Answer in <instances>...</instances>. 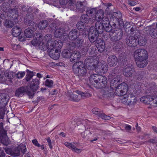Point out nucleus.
Instances as JSON below:
<instances>
[{
    "instance_id": "3",
    "label": "nucleus",
    "mask_w": 157,
    "mask_h": 157,
    "mask_svg": "<svg viewBox=\"0 0 157 157\" xmlns=\"http://www.w3.org/2000/svg\"><path fill=\"white\" fill-rule=\"evenodd\" d=\"M62 42L59 40H56L52 42L48 46V49L50 51L49 55L52 59L56 60L59 57L60 49L63 46Z\"/></svg>"
},
{
    "instance_id": "8",
    "label": "nucleus",
    "mask_w": 157,
    "mask_h": 157,
    "mask_svg": "<svg viewBox=\"0 0 157 157\" xmlns=\"http://www.w3.org/2000/svg\"><path fill=\"white\" fill-rule=\"evenodd\" d=\"M79 95L74 94L72 92L68 93L67 94V96L70 98V99L75 101H79L82 97V98L89 97L91 96V95L88 93L79 91L78 93Z\"/></svg>"
},
{
    "instance_id": "10",
    "label": "nucleus",
    "mask_w": 157,
    "mask_h": 157,
    "mask_svg": "<svg viewBox=\"0 0 157 157\" xmlns=\"http://www.w3.org/2000/svg\"><path fill=\"white\" fill-rule=\"evenodd\" d=\"M95 57L89 56L85 60L84 64L88 67V69L93 70L97 67L96 64L98 60L96 59Z\"/></svg>"
},
{
    "instance_id": "11",
    "label": "nucleus",
    "mask_w": 157,
    "mask_h": 157,
    "mask_svg": "<svg viewBox=\"0 0 157 157\" xmlns=\"http://www.w3.org/2000/svg\"><path fill=\"white\" fill-rule=\"evenodd\" d=\"M28 87L22 86L18 88L15 91V95L17 97H20L23 96L25 93L28 95L29 98H32L33 94L28 89Z\"/></svg>"
},
{
    "instance_id": "58",
    "label": "nucleus",
    "mask_w": 157,
    "mask_h": 157,
    "mask_svg": "<svg viewBox=\"0 0 157 157\" xmlns=\"http://www.w3.org/2000/svg\"><path fill=\"white\" fill-rule=\"evenodd\" d=\"M69 47L71 50H73L75 47H76L75 46V42H71L69 44Z\"/></svg>"
},
{
    "instance_id": "38",
    "label": "nucleus",
    "mask_w": 157,
    "mask_h": 157,
    "mask_svg": "<svg viewBox=\"0 0 157 157\" xmlns=\"http://www.w3.org/2000/svg\"><path fill=\"white\" fill-rule=\"evenodd\" d=\"M25 36L28 38L31 37L33 35V31L29 29H26L24 31Z\"/></svg>"
},
{
    "instance_id": "54",
    "label": "nucleus",
    "mask_w": 157,
    "mask_h": 157,
    "mask_svg": "<svg viewBox=\"0 0 157 157\" xmlns=\"http://www.w3.org/2000/svg\"><path fill=\"white\" fill-rule=\"evenodd\" d=\"M89 39L90 42L93 43L95 42L96 43V41L98 39L96 38V37H93L91 36V34H89Z\"/></svg>"
},
{
    "instance_id": "6",
    "label": "nucleus",
    "mask_w": 157,
    "mask_h": 157,
    "mask_svg": "<svg viewBox=\"0 0 157 157\" xmlns=\"http://www.w3.org/2000/svg\"><path fill=\"white\" fill-rule=\"evenodd\" d=\"M8 95L5 93L0 94V119H3L4 114L5 106L7 104Z\"/></svg>"
},
{
    "instance_id": "18",
    "label": "nucleus",
    "mask_w": 157,
    "mask_h": 157,
    "mask_svg": "<svg viewBox=\"0 0 157 157\" xmlns=\"http://www.w3.org/2000/svg\"><path fill=\"white\" fill-rule=\"evenodd\" d=\"M97 67L94 69L96 71H98L99 69V71L101 73H105L108 70V66L104 62L97 63Z\"/></svg>"
},
{
    "instance_id": "32",
    "label": "nucleus",
    "mask_w": 157,
    "mask_h": 157,
    "mask_svg": "<svg viewBox=\"0 0 157 157\" xmlns=\"http://www.w3.org/2000/svg\"><path fill=\"white\" fill-rule=\"evenodd\" d=\"M0 141L2 144L5 145H7L9 144L8 138L7 134L0 136Z\"/></svg>"
},
{
    "instance_id": "29",
    "label": "nucleus",
    "mask_w": 157,
    "mask_h": 157,
    "mask_svg": "<svg viewBox=\"0 0 157 157\" xmlns=\"http://www.w3.org/2000/svg\"><path fill=\"white\" fill-rule=\"evenodd\" d=\"M88 127H87L86 129H85V131L81 133L82 137L83 139H86L88 140H89L90 138L91 137L92 135L91 132L90 130H88Z\"/></svg>"
},
{
    "instance_id": "9",
    "label": "nucleus",
    "mask_w": 157,
    "mask_h": 157,
    "mask_svg": "<svg viewBox=\"0 0 157 157\" xmlns=\"http://www.w3.org/2000/svg\"><path fill=\"white\" fill-rule=\"evenodd\" d=\"M110 32V38L112 41H116L120 40L122 37L123 33L120 29H112Z\"/></svg>"
},
{
    "instance_id": "50",
    "label": "nucleus",
    "mask_w": 157,
    "mask_h": 157,
    "mask_svg": "<svg viewBox=\"0 0 157 157\" xmlns=\"http://www.w3.org/2000/svg\"><path fill=\"white\" fill-rule=\"evenodd\" d=\"M97 10L96 8H88L86 10V13L87 14H91L94 13H96Z\"/></svg>"
},
{
    "instance_id": "46",
    "label": "nucleus",
    "mask_w": 157,
    "mask_h": 157,
    "mask_svg": "<svg viewBox=\"0 0 157 157\" xmlns=\"http://www.w3.org/2000/svg\"><path fill=\"white\" fill-rule=\"evenodd\" d=\"M117 72L118 71L117 69H115L114 70H113L112 72L109 75L110 77L112 79L116 78L117 75H119L117 74Z\"/></svg>"
},
{
    "instance_id": "56",
    "label": "nucleus",
    "mask_w": 157,
    "mask_h": 157,
    "mask_svg": "<svg viewBox=\"0 0 157 157\" xmlns=\"http://www.w3.org/2000/svg\"><path fill=\"white\" fill-rule=\"evenodd\" d=\"M104 5L107 8L105 10V13H107L108 14L109 12V7L111 6L112 4L110 3H104Z\"/></svg>"
},
{
    "instance_id": "52",
    "label": "nucleus",
    "mask_w": 157,
    "mask_h": 157,
    "mask_svg": "<svg viewBox=\"0 0 157 157\" xmlns=\"http://www.w3.org/2000/svg\"><path fill=\"white\" fill-rule=\"evenodd\" d=\"M20 150L18 147L16 148L15 150L13 152L12 156H17L20 155Z\"/></svg>"
},
{
    "instance_id": "20",
    "label": "nucleus",
    "mask_w": 157,
    "mask_h": 157,
    "mask_svg": "<svg viewBox=\"0 0 157 157\" xmlns=\"http://www.w3.org/2000/svg\"><path fill=\"white\" fill-rule=\"evenodd\" d=\"M108 64L110 67H114L117 64L118 59L114 55H109L107 59Z\"/></svg>"
},
{
    "instance_id": "41",
    "label": "nucleus",
    "mask_w": 157,
    "mask_h": 157,
    "mask_svg": "<svg viewBox=\"0 0 157 157\" xmlns=\"http://www.w3.org/2000/svg\"><path fill=\"white\" fill-rule=\"evenodd\" d=\"M80 21L84 23H88L89 21V18L87 14H83L80 19Z\"/></svg>"
},
{
    "instance_id": "22",
    "label": "nucleus",
    "mask_w": 157,
    "mask_h": 157,
    "mask_svg": "<svg viewBox=\"0 0 157 157\" xmlns=\"http://www.w3.org/2000/svg\"><path fill=\"white\" fill-rule=\"evenodd\" d=\"M31 44L34 46H41L42 48L45 47L44 42H43L41 36H39V38H35L31 41Z\"/></svg>"
},
{
    "instance_id": "14",
    "label": "nucleus",
    "mask_w": 157,
    "mask_h": 157,
    "mask_svg": "<svg viewBox=\"0 0 157 157\" xmlns=\"http://www.w3.org/2000/svg\"><path fill=\"white\" fill-rule=\"evenodd\" d=\"M86 34L84 31H82L80 33L79 35H78V31L76 29H72L69 32L68 35L67 36L66 35L65 39H64V40H67L68 38L71 40H74L78 38V36H81L82 35H85Z\"/></svg>"
},
{
    "instance_id": "51",
    "label": "nucleus",
    "mask_w": 157,
    "mask_h": 157,
    "mask_svg": "<svg viewBox=\"0 0 157 157\" xmlns=\"http://www.w3.org/2000/svg\"><path fill=\"white\" fill-rule=\"evenodd\" d=\"M63 56L65 58L70 57L71 52L68 51L64 50L62 52Z\"/></svg>"
},
{
    "instance_id": "31",
    "label": "nucleus",
    "mask_w": 157,
    "mask_h": 157,
    "mask_svg": "<svg viewBox=\"0 0 157 157\" xmlns=\"http://www.w3.org/2000/svg\"><path fill=\"white\" fill-rule=\"evenodd\" d=\"M21 32V29L17 26L14 27L12 30V34L15 37H17L19 36Z\"/></svg>"
},
{
    "instance_id": "43",
    "label": "nucleus",
    "mask_w": 157,
    "mask_h": 157,
    "mask_svg": "<svg viewBox=\"0 0 157 157\" xmlns=\"http://www.w3.org/2000/svg\"><path fill=\"white\" fill-rule=\"evenodd\" d=\"M27 24L28 25L29 29L33 30H35L36 29V24L35 22L31 21Z\"/></svg>"
},
{
    "instance_id": "53",
    "label": "nucleus",
    "mask_w": 157,
    "mask_h": 157,
    "mask_svg": "<svg viewBox=\"0 0 157 157\" xmlns=\"http://www.w3.org/2000/svg\"><path fill=\"white\" fill-rule=\"evenodd\" d=\"M28 76L26 78V80L27 81H29L34 75L33 72H28Z\"/></svg>"
},
{
    "instance_id": "12",
    "label": "nucleus",
    "mask_w": 157,
    "mask_h": 157,
    "mask_svg": "<svg viewBox=\"0 0 157 157\" xmlns=\"http://www.w3.org/2000/svg\"><path fill=\"white\" fill-rule=\"evenodd\" d=\"M128 90L127 84L122 83L117 86L115 91V94L118 96H123L127 93Z\"/></svg>"
},
{
    "instance_id": "30",
    "label": "nucleus",
    "mask_w": 157,
    "mask_h": 157,
    "mask_svg": "<svg viewBox=\"0 0 157 157\" xmlns=\"http://www.w3.org/2000/svg\"><path fill=\"white\" fill-rule=\"evenodd\" d=\"M64 144L68 147L70 148L73 151L77 153L81 152L82 151V150L81 149L77 148L74 145L72 144L71 143L66 142Z\"/></svg>"
},
{
    "instance_id": "23",
    "label": "nucleus",
    "mask_w": 157,
    "mask_h": 157,
    "mask_svg": "<svg viewBox=\"0 0 157 157\" xmlns=\"http://www.w3.org/2000/svg\"><path fill=\"white\" fill-rule=\"evenodd\" d=\"M96 45L97 46L98 51L101 52H103L105 48L104 41L101 39L97 40L96 41Z\"/></svg>"
},
{
    "instance_id": "7",
    "label": "nucleus",
    "mask_w": 157,
    "mask_h": 157,
    "mask_svg": "<svg viewBox=\"0 0 157 157\" xmlns=\"http://www.w3.org/2000/svg\"><path fill=\"white\" fill-rule=\"evenodd\" d=\"M95 28L94 26H91L89 31V34H91V36L94 37L98 38V34H101L103 30L102 25L99 22L95 24Z\"/></svg>"
},
{
    "instance_id": "25",
    "label": "nucleus",
    "mask_w": 157,
    "mask_h": 157,
    "mask_svg": "<svg viewBox=\"0 0 157 157\" xmlns=\"http://www.w3.org/2000/svg\"><path fill=\"white\" fill-rule=\"evenodd\" d=\"M18 13L17 10L15 9H10L8 10L7 12V16L9 17L12 20L16 19L17 18V15Z\"/></svg>"
},
{
    "instance_id": "4",
    "label": "nucleus",
    "mask_w": 157,
    "mask_h": 157,
    "mask_svg": "<svg viewBox=\"0 0 157 157\" xmlns=\"http://www.w3.org/2000/svg\"><path fill=\"white\" fill-rule=\"evenodd\" d=\"M73 72L77 75L84 76L87 74V70L83 62L79 61L75 63L73 66Z\"/></svg>"
},
{
    "instance_id": "27",
    "label": "nucleus",
    "mask_w": 157,
    "mask_h": 157,
    "mask_svg": "<svg viewBox=\"0 0 157 157\" xmlns=\"http://www.w3.org/2000/svg\"><path fill=\"white\" fill-rule=\"evenodd\" d=\"M100 76V75L95 74L91 75L89 78V81L90 83L94 86Z\"/></svg>"
},
{
    "instance_id": "60",
    "label": "nucleus",
    "mask_w": 157,
    "mask_h": 157,
    "mask_svg": "<svg viewBox=\"0 0 157 157\" xmlns=\"http://www.w3.org/2000/svg\"><path fill=\"white\" fill-rule=\"evenodd\" d=\"M46 140L47 141V142L48 144V145L49 147L50 148L52 149V141L50 140V138L48 137L46 138Z\"/></svg>"
},
{
    "instance_id": "64",
    "label": "nucleus",
    "mask_w": 157,
    "mask_h": 157,
    "mask_svg": "<svg viewBox=\"0 0 157 157\" xmlns=\"http://www.w3.org/2000/svg\"><path fill=\"white\" fill-rule=\"evenodd\" d=\"M120 57V59L123 62H125L126 61L127 59V57L126 55H124L123 56H121Z\"/></svg>"
},
{
    "instance_id": "44",
    "label": "nucleus",
    "mask_w": 157,
    "mask_h": 157,
    "mask_svg": "<svg viewBox=\"0 0 157 157\" xmlns=\"http://www.w3.org/2000/svg\"><path fill=\"white\" fill-rule=\"evenodd\" d=\"M4 25L7 28H12L14 25L12 21L7 19L5 21Z\"/></svg>"
},
{
    "instance_id": "13",
    "label": "nucleus",
    "mask_w": 157,
    "mask_h": 157,
    "mask_svg": "<svg viewBox=\"0 0 157 157\" xmlns=\"http://www.w3.org/2000/svg\"><path fill=\"white\" fill-rule=\"evenodd\" d=\"M124 75L127 78L132 77L133 73L135 72V69L133 65L129 64L125 66L123 69Z\"/></svg>"
},
{
    "instance_id": "47",
    "label": "nucleus",
    "mask_w": 157,
    "mask_h": 157,
    "mask_svg": "<svg viewBox=\"0 0 157 157\" xmlns=\"http://www.w3.org/2000/svg\"><path fill=\"white\" fill-rule=\"evenodd\" d=\"M53 81L50 79H46L45 82V85L49 88H51L53 86Z\"/></svg>"
},
{
    "instance_id": "5",
    "label": "nucleus",
    "mask_w": 157,
    "mask_h": 157,
    "mask_svg": "<svg viewBox=\"0 0 157 157\" xmlns=\"http://www.w3.org/2000/svg\"><path fill=\"white\" fill-rule=\"evenodd\" d=\"M50 27L52 30L55 31L54 36L56 37H61V39L63 40L65 39L66 33L65 32L68 31L69 28L67 26H65L64 28H60L59 29H56V26L55 24H52Z\"/></svg>"
},
{
    "instance_id": "17",
    "label": "nucleus",
    "mask_w": 157,
    "mask_h": 157,
    "mask_svg": "<svg viewBox=\"0 0 157 157\" xmlns=\"http://www.w3.org/2000/svg\"><path fill=\"white\" fill-rule=\"evenodd\" d=\"M107 83L106 78L103 76L101 75L98 81L95 84L94 86L98 88H101L105 87Z\"/></svg>"
},
{
    "instance_id": "37",
    "label": "nucleus",
    "mask_w": 157,
    "mask_h": 157,
    "mask_svg": "<svg viewBox=\"0 0 157 157\" xmlns=\"http://www.w3.org/2000/svg\"><path fill=\"white\" fill-rule=\"evenodd\" d=\"M60 3L62 5L68 4L69 6H71L74 4V0H60Z\"/></svg>"
},
{
    "instance_id": "34",
    "label": "nucleus",
    "mask_w": 157,
    "mask_h": 157,
    "mask_svg": "<svg viewBox=\"0 0 157 157\" xmlns=\"http://www.w3.org/2000/svg\"><path fill=\"white\" fill-rule=\"evenodd\" d=\"M48 25V21L45 20L41 21L38 24V27L40 29H43L45 28Z\"/></svg>"
},
{
    "instance_id": "24",
    "label": "nucleus",
    "mask_w": 157,
    "mask_h": 157,
    "mask_svg": "<svg viewBox=\"0 0 157 157\" xmlns=\"http://www.w3.org/2000/svg\"><path fill=\"white\" fill-rule=\"evenodd\" d=\"M121 78L120 75H117L116 78L112 79L110 82V88L112 90L114 88H116L118 85H120L118 83L119 82Z\"/></svg>"
},
{
    "instance_id": "57",
    "label": "nucleus",
    "mask_w": 157,
    "mask_h": 157,
    "mask_svg": "<svg viewBox=\"0 0 157 157\" xmlns=\"http://www.w3.org/2000/svg\"><path fill=\"white\" fill-rule=\"evenodd\" d=\"M155 96H147L146 97V99H147V103H149L148 102H151L152 101H154V98Z\"/></svg>"
},
{
    "instance_id": "15",
    "label": "nucleus",
    "mask_w": 157,
    "mask_h": 157,
    "mask_svg": "<svg viewBox=\"0 0 157 157\" xmlns=\"http://www.w3.org/2000/svg\"><path fill=\"white\" fill-rule=\"evenodd\" d=\"M138 42L137 36H129L127 38L126 40L127 45L130 47H135L137 45Z\"/></svg>"
},
{
    "instance_id": "63",
    "label": "nucleus",
    "mask_w": 157,
    "mask_h": 157,
    "mask_svg": "<svg viewBox=\"0 0 157 157\" xmlns=\"http://www.w3.org/2000/svg\"><path fill=\"white\" fill-rule=\"evenodd\" d=\"M152 144H157V139L156 138H152L150 139L148 141Z\"/></svg>"
},
{
    "instance_id": "48",
    "label": "nucleus",
    "mask_w": 157,
    "mask_h": 157,
    "mask_svg": "<svg viewBox=\"0 0 157 157\" xmlns=\"http://www.w3.org/2000/svg\"><path fill=\"white\" fill-rule=\"evenodd\" d=\"M18 148L23 154H25L27 151L26 146L24 144H20Z\"/></svg>"
},
{
    "instance_id": "62",
    "label": "nucleus",
    "mask_w": 157,
    "mask_h": 157,
    "mask_svg": "<svg viewBox=\"0 0 157 157\" xmlns=\"http://www.w3.org/2000/svg\"><path fill=\"white\" fill-rule=\"evenodd\" d=\"M33 144L35 146L39 147L40 146V144L38 143L37 140L36 139H34L32 141Z\"/></svg>"
},
{
    "instance_id": "59",
    "label": "nucleus",
    "mask_w": 157,
    "mask_h": 157,
    "mask_svg": "<svg viewBox=\"0 0 157 157\" xmlns=\"http://www.w3.org/2000/svg\"><path fill=\"white\" fill-rule=\"evenodd\" d=\"M25 73L23 72H19L17 74V77L18 78H22L25 75Z\"/></svg>"
},
{
    "instance_id": "49",
    "label": "nucleus",
    "mask_w": 157,
    "mask_h": 157,
    "mask_svg": "<svg viewBox=\"0 0 157 157\" xmlns=\"http://www.w3.org/2000/svg\"><path fill=\"white\" fill-rule=\"evenodd\" d=\"M7 134V131L5 130L3 127L2 123H0V136L5 135Z\"/></svg>"
},
{
    "instance_id": "42",
    "label": "nucleus",
    "mask_w": 157,
    "mask_h": 157,
    "mask_svg": "<svg viewBox=\"0 0 157 157\" xmlns=\"http://www.w3.org/2000/svg\"><path fill=\"white\" fill-rule=\"evenodd\" d=\"M92 112L94 114L97 115L98 117L99 118L100 115L101 114L102 112L100 109L97 108H93L92 109Z\"/></svg>"
},
{
    "instance_id": "45",
    "label": "nucleus",
    "mask_w": 157,
    "mask_h": 157,
    "mask_svg": "<svg viewBox=\"0 0 157 157\" xmlns=\"http://www.w3.org/2000/svg\"><path fill=\"white\" fill-rule=\"evenodd\" d=\"M76 26L78 30L84 29L85 28V23L80 21L77 24Z\"/></svg>"
},
{
    "instance_id": "33",
    "label": "nucleus",
    "mask_w": 157,
    "mask_h": 157,
    "mask_svg": "<svg viewBox=\"0 0 157 157\" xmlns=\"http://www.w3.org/2000/svg\"><path fill=\"white\" fill-rule=\"evenodd\" d=\"M52 36L51 35L49 34H47L44 37V39L42 40L43 42H44V41L45 40L47 42V44L45 45V44H44L45 46L47 47V48H48V46L50 44V43L52 42H53L54 41H52L51 42L50 41H51V39H52Z\"/></svg>"
},
{
    "instance_id": "55",
    "label": "nucleus",
    "mask_w": 157,
    "mask_h": 157,
    "mask_svg": "<svg viewBox=\"0 0 157 157\" xmlns=\"http://www.w3.org/2000/svg\"><path fill=\"white\" fill-rule=\"evenodd\" d=\"M100 116L99 118L102 119H104V120H109L110 119V116H107L102 113Z\"/></svg>"
},
{
    "instance_id": "2",
    "label": "nucleus",
    "mask_w": 157,
    "mask_h": 157,
    "mask_svg": "<svg viewBox=\"0 0 157 157\" xmlns=\"http://www.w3.org/2000/svg\"><path fill=\"white\" fill-rule=\"evenodd\" d=\"M134 57L137 66L143 68L147 65L148 61L147 51L144 49H139L135 51Z\"/></svg>"
},
{
    "instance_id": "1",
    "label": "nucleus",
    "mask_w": 157,
    "mask_h": 157,
    "mask_svg": "<svg viewBox=\"0 0 157 157\" xmlns=\"http://www.w3.org/2000/svg\"><path fill=\"white\" fill-rule=\"evenodd\" d=\"M96 14L92 16L90 18V22L93 24L95 21H97L95 24L99 22L102 25V28L107 32H109L112 29V27L110 25L109 17L104 16V11L103 10L100 9L98 10Z\"/></svg>"
},
{
    "instance_id": "35",
    "label": "nucleus",
    "mask_w": 157,
    "mask_h": 157,
    "mask_svg": "<svg viewBox=\"0 0 157 157\" xmlns=\"http://www.w3.org/2000/svg\"><path fill=\"white\" fill-rule=\"evenodd\" d=\"M4 74L5 77L10 79V82H12L11 79H12L15 76V73L11 71H6L5 72Z\"/></svg>"
},
{
    "instance_id": "39",
    "label": "nucleus",
    "mask_w": 157,
    "mask_h": 157,
    "mask_svg": "<svg viewBox=\"0 0 157 157\" xmlns=\"http://www.w3.org/2000/svg\"><path fill=\"white\" fill-rule=\"evenodd\" d=\"M34 16L33 14L29 13L27 14L25 20L26 23H29L33 19Z\"/></svg>"
},
{
    "instance_id": "16",
    "label": "nucleus",
    "mask_w": 157,
    "mask_h": 157,
    "mask_svg": "<svg viewBox=\"0 0 157 157\" xmlns=\"http://www.w3.org/2000/svg\"><path fill=\"white\" fill-rule=\"evenodd\" d=\"M122 16V13L119 11L113 13L109 12L107 15V16L110 18V20L115 19L119 22L121 20Z\"/></svg>"
},
{
    "instance_id": "19",
    "label": "nucleus",
    "mask_w": 157,
    "mask_h": 157,
    "mask_svg": "<svg viewBox=\"0 0 157 157\" xmlns=\"http://www.w3.org/2000/svg\"><path fill=\"white\" fill-rule=\"evenodd\" d=\"M100 93L102 96L106 98H110L113 96V90L110 87L105 88L101 90Z\"/></svg>"
},
{
    "instance_id": "40",
    "label": "nucleus",
    "mask_w": 157,
    "mask_h": 157,
    "mask_svg": "<svg viewBox=\"0 0 157 157\" xmlns=\"http://www.w3.org/2000/svg\"><path fill=\"white\" fill-rule=\"evenodd\" d=\"M151 36L155 39H157V29H152L149 31Z\"/></svg>"
},
{
    "instance_id": "61",
    "label": "nucleus",
    "mask_w": 157,
    "mask_h": 157,
    "mask_svg": "<svg viewBox=\"0 0 157 157\" xmlns=\"http://www.w3.org/2000/svg\"><path fill=\"white\" fill-rule=\"evenodd\" d=\"M5 150L7 154L12 155L13 152L12 151L11 149L7 147L5 148Z\"/></svg>"
},
{
    "instance_id": "26",
    "label": "nucleus",
    "mask_w": 157,
    "mask_h": 157,
    "mask_svg": "<svg viewBox=\"0 0 157 157\" xmlns=\"http://www.w3.org/2000/svg\"><path fill=\"white\" fill-rule=\"evenodd\" d=\"M81 55L79 52L76 51L72 52L70 56V60L71 62H75L80 58Z\"/></svg>"
},
{
    "instance_id": "28",
    "label": "nucleus",
    "mask_w": 157,
    "mask_h": 157,
    "mask_svg": "<svg viewBox=\"0 0 157 157\" xmlns=\"http://www.w3.org/2000/svg\"><path fill=\"white\" fill-rule=\"evenodd\" d=\"M75 42V46L76 47L81 48L82 47L84 43L83 36L78 37Z\"/></svg>"
},
{
    "instance_id": "21",
    "label": "nucleus",
    "mask_w": 157,
    "mask_h": 157,
    "mask_svg": "<svg viewBox=\"0 0 157 157\" xmlns=\"http://www.w3.org/2000/svg\"><path fill=\"white\" fill-rule=\"evenodd\" d=\"M39 84V81L38 79H33L31 82L30 86H27L29 89V90L33 93V92L37 90Z\"/></svg>"
},
{
    "instance_id": "36",
    "label": "nucleus",
    "mask_w": 157,
    "mask_h": 157,
    "mask_svg": "<svg viewBox=\"0 0 157 157\" xmlns=\"http://www.w3.org/2000/svg\"><path fill=\"white\" fill-rule=\"evenodd\" d=\"M137 40L138 44L141 46H143L146 44L147 43V40L145 38H144L142 36L137 37Z\"/></svg>"
}]
</instances>
